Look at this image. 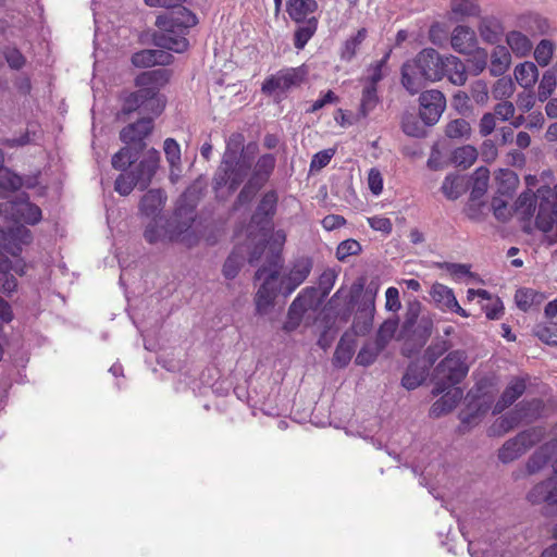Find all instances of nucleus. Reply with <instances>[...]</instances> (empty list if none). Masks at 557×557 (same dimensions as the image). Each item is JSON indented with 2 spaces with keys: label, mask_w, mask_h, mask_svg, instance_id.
Returning a JSON list of instances; mask_svg holds the SVG:
<instances>
[{
  "label": "nucleus",
  "mask_w": 557,
  "mask_h": 557,
  "mask_svg": "<svg viewBox=\"0 0 557 557\" xmlns=\"http://www.w3.org/2000/svg\"><path fill=\"white\" fill-rule=\"evenodd\" d=\"M537 200L536 227L546 234L555 230V237H557V184L553 188L546 185L540 186L536 193H521L515 201L513 214L523 222L530 221L536 210Z\"/></svg>",
  "instance_id": "nucleus-1"
},
{
  "label": "nucleus",
  "mask_w": 557,
  "mask_h": 557,
  "mask_svg": "<svg viewBox=\"0 0 557 557\" xmlns=\"http://www.w3.org/2000/svg\"><path fill=\"white\" fill-rule=\"evenodd\" d=\"M176 8L177 10L157 17L156 25L160 33L153 36V42L159 48L183 53L189 47V29L198 24V18L182 4Z\"/></svg>",
  "instance_id": "nucleus-2"
},
{
  "label": "nucleus",
  "mask_w": 557,
  "mask_h": 557,
  "mask_svg": "<svg viewBox=\"0 0 557 557\" xmlns=\"http://www.w3.org/2000/svg\"><path fill=\"white\" fill-rule=\"evenodd\" d=\"M319 9L317 0H287L286 12L289 18L297 25L293 44L297 50H302L315 35L319 18L314 15Z\"/></svg>",
  "instance_id": "nucleus-3"
},
{
  "label": "nucleus",
  "mask_w": 557,
  "mask_h": 557,
  "mask_svg": "<svg viewBox=\"0 0 557 557\" xmlns=\"http://www.w3.org/2000/svg\"><path fill=\"white\" fill-rule=\"evenodd\" d=\"M197 198L195 193L188 188L177 200L173 216L168 221L164 235L170 242H181L188 246L194 243V234L190 232L195 222V210Z\"/></svg>",
  "instance_id": "nucleus-4"
},
{
  "label": "nucleus",
  "mask_w": 557,
  "mask_h": 557,
  "mask_svg": "<svg viewBox=\"0 0 557 557\" xmlns=\"http://www.w3.org/2000/svg\"><path fill=\"white\" fill-rule=\"evenodd\" d=\"M278 195L276 190H268L259 200L255 212L251 215L249 227L257 230V234L251 231L249 237L256 242L255 250L249 257V262L258 260L259 255L265 248L268 233L273 228V218L276 214Z\"/></svg>",
  "instance_id": "nucleus-5"
},
{
  "label": "nucleus",
  "mask_w": 557,
  "mask_h": 557,
  "mask_svg": "<svg viewBox=\"0 0 557 557\" xmlns=\"http://www.w3.org/2000/svg\"><path fill=\"white\" fill-rule=\"evenodd\" d=\"M468 355L462 349L449 351L434 368L432 382L433 396H438L448 387L461 383L469 373Z\"/></svg>",
  "instance_id": "nucleus-6"
},
{
  "label": "nucleus",
  "mask_w": 557,
  "mask_h": 557,
  "mask_svg": "<svg viewBox=\"0 0 557 557\" xmlns=\"http://www.w3.org/2000/svg\"><path fill=\"white\" fill-rule=\"evenodd\" d=\"M420 312L421 302L417 300L410 302L398 334V339L403 341L405 346H410V350H419L423 347L433 332L432 315L430 313L420 315Z\"/></svg>",
  "instance_id": "nucleus-7"
},
{
  "label": "nucleus",
  "mask_w": 557,
  "mask_h": 557,
  "mask_svg": "<svg viewBox=\"0 0 557 557\" xmlns=\"http://www.w3.org/2000/svg\"><path fill=\"white\" fill-rule=\"evenodd\" d=\"M172 71L157 69L141 72L135 77V86L150 101L153 115H159L165 108L166 99L160 90L170 82Z\"/></svg>",
  "instance_id": "nucleus-8"
},
{
  "label": "nucleus",
  "mask_w": 557,
  "mask_h": 557,
  "mask_svg": "<svg viewBox=\"0 0 557 557\" xmlns=\"http://www.w3.org/2000/svg\"><path fill=\"white\" fill-rule=\"evenodd\" d=\"M250 171L251 158L222 159L213 177L214 190L227 187L230 193L236 191L249 178Z\"/></svg>",
  "instance_id": "nucleus-9"
},
{
  "label": "nucleus",
  "mask_w": 557,
  "mask_h": 557,
  "mask_svg": "<svg viewBox=\"0 0 557 557\" xmlns=\"http://www.w3.org/2000/svg\"><path fill=\"white\" fill-rule=\"evenodd\" d=\"M276 259L277 261L272 262L269 268H259L255 274L256 280H263V283L255 296L256 311L259 314L267 313L268 310L273 306L274 299L276 297L277 280L280 275V257L277 256Z\"/></svg>",
  "instance_id": "nucleus-10"
},
{
  "label": "nucleus",
  "mask_w": 557,
  "mask_h": 557,
  "mask_svg": "<svg viewBox=\"0 0 557 557\" xmlns=\"http://www.w3.org/2000/svg\"><path fill=\"white\" fill-rule=\"evenodd\" d=\"M308 74L306 64L297 67H284L263 81L261 91L267 96H272L276 91L285 94L299 87L307 79Z\"/></svg>",
  "instance_id": "nucleus-11"
},
{
  "label": "nucleus",
  "mask_w": 557,
  "mask_h": 557,
  "mask_svg": "<svg viewBox=\"0 0 557 557\" xmlns=\"http://www.w3.org/2000/svg\"><path fill=\"white\" fill-rule=\"evenodd\" d=\"M444 60L445 58L435 49L425 48L417 54L411 64L425 81L437 82L444 77Z\"/></svg>",
  "instance_id": "nucleus-12"
},
{
  "label": "nucleus",
  "mask_w": 557,
  "mask_h": 557,
  "mask_svg": "<svg viewBox=\"0 0 557 557\" xmlns=\"http://www.w3.org/2000/svg\"><path fill=\"white\" fill-rule=\"evenodd\" d=\"M419 101L420 119L425 125L436 124L446 108V99L443 92L436 89L423 91Z\"/></svg>",
  "instance_id": "nucleus-13"
},
{
  "label": "nucleus",
  "mask_w": 557,
  "mask_h": 557,
  "mask_svg": "<svg viewBox=\"0 0 557 557\" xmlns=\"http://www.w3.org/2000/svg\"><path fill=\"white\" fill-rule=\"evenodd\" d=\"M153 121L151 117H143L131 123L120 132V139L124 145L133 146V149L143 152L146 149V138L152 133Z\"/></svg>",
  "instance_id": "nucleus-14"
},
{
  "label": "nucleus",
  "mask_w": 557,
  "mask_h": 557,
  "mask_svg": "<svg viewBox=\"0 0 557 557\" xmlns=\"http://www.w3.org/2000/svg\"><path fill=\"white\" fill-rule=\"evenodd\" d=\"M312 267L313 262L309 257L296 259L288 273L281 278L280 289L282 294L288 296L300 286L311 273Z\"/></svg>",
  "instance_id": "nucleus-15"
},
{
  "label": "nucleus",
  "mask_w": 557,
  "mask_h": 557,
  "mask_svg": "<svg viewBox=\"0 0 557 557\" xmlns=\"http://www.w3.org/2000/svg\"><path fill=\"white\" fill-rule=\"evenodd\" d=\"M429 294L440 311L454 312L462 318L469 317V313L459 305L453 288L435 282L432 284Z\"/></svg>",
  "instance_id": "nucleus-16"
},
{
  "label": "nucleus",
  "mask_w": 557,
  "mask_h": 557,
  "mask_svg": "<svg viewBox=\"0 0 557 557\" xmlns=\"http://www.w3.org/2000/svg\"><path fill=\"white\" fill-rule=\"evenodd\" d=\"M375 313V295L366 292L359 301L351 329L355 335L364 336L373 326Z\"/></svg>",
  "instance_id": "nucleus-17"
},
{
  "label": "nucleus",
  "mask_w": 557,
  "mask_h": 557,
  "mask_svg": "<svg viewBox=\"0 0 557 557\" xmlns=\"http://www.w3.org/2000/svg\"><path fill=\"white\" fill-rule=\"evenodd\" d=\"M545 435V429L534 426L520 432L515 438L507 441L499 453H525L539 444Z\"/></svg>",
  "instance_id": "nucleus-18"
},
{
  "label": "nucleus",
  "mask_w": 557,
  "mask_h": 557,
  "mask_svg": "<svg viewBox=\"0 0 557 557\" xmlns=\"http://www.w3.org/2000/svg\"><path fill=\"white\" fill-rule=\"evenodd\" d=\"M160 164V152L154 149H148L141 160L132 170L139 181V189H145L151 183Z\"/></svg>",
  "instance_id": "nucleus-19"
},
{
  "label": "nucleus",
  "mask_w": 557,
  "mask_h": 557,
  "mask_svg": "<svg viewBox=\"0 0 557 557\" xmlns=\"http://www.w3.org/2000/svg\"><path fill=\"white\" fill-rule=\"evenodd\" d=\"M312 296L313 290L305 289L293 300L288 308L287 320L283 325L286 332H292L299 326L305 312L311 307Z\"/></svg>",
  "instance_id": "nucleus-20"
},
{
  "label": "nucleus",
  "mask_w": 557,
  "mask_h": 557,
  "mask_svg": "<svg viewBox=\"0 0 557 557\" xmlns=\"http://www.w3.org/2000/svg\"><path fill=\"white\" fill-rule=\"evenodd\" d=\"M438 398L430 408V416L432 418H440L453 411L459 404L463 396V392L457 385L448 387L445 392L441 393Z\"/></svg>",
  "instance_id": "nucleus-21"
},
{
  "label": "nucleus",
  "mask_w": 557,
  "mask_h": 557,
  "mask_svg": "<svg viewBox=\"0 0 557 557\" xmlns=\"http://www.w3.org/2000/svg\"><path fill=\"white\" fill-rule=\"evenodd\" d=\"M528 499L532 504H557V470L555 471V475L553 478L536 484L529 492Z\"/></svg>",
  "instance_id": "nucleus-22"
},
{
  "label": "nucleus",
  "mask_w": 557,
  "mask_h": 557,
  "mask_svg": "<svg viewBox=\"0 0 557 557\" xmlns=\"http://www.w3.org/2000/svg\"><path fill=\"white\" fill-rule=\"evenodd\" d=\"M12 214L17 221L29 225L38 224L42 219L41 209L26 198H18L12 202Z\"/></svg>",
  "instance_id": "nucleus-23"
},
{
  "label": "nucleus",
  "mask_w": 557,
  "mask_h": 557,
  "mask_svg": "<svg viewBox=\"0 0 557 557\" xmlns=\"http://www.w3.org/2000/svg\"><path fill=\"white\" fill-rule=\"evenodd\" d=\"M11 272H14L18 275L24 274V264L22 260H16L15 262L11 261L8 258L0 259V289L5 294H11L15 292L17 287V281Z\"/></svg>",
  "instance_id": "nucleus-24"
},
{
  "label": "nucleus",
  "mask_w": 557,
  "mask_h": 557,
  "mask_svg": "<svg viewBox=\"0 0 557 557\" xmlns=\"http://www.w3.org/2000/svg\"><path fill=\"white\" fill-rule=\"evenodd\" d=\"M450 45L453 49L460 54L470 53L478 47L475 32L465 25L456 26L451 33Z\"/></svg>",
  "instance_id": "nucleus-25"
},
{
  "label": "nucleus",
  "mask_w": 557,
  "mask_h": 557,
  "mask_svg": "<svg viewBox=\"0 0 557 557\" xmlns=\"http://www.w3.org/2000/svg\"><path fill=\"white\" fill-rule=\"evenodd\" d=\"M527 389V379L516 376L513 377L504 392L502 393L500 397L495 404L494 411L495 412H502L509 406H511L518 398H520L523 393Z\"/></svg>",
  "instance_id": "nucleus-26"
},
{
  "label": "nucleus",
  "mask_w": 557,
  "mask_h": 557,
  "mask_svg": "<svg viewBox=\"0 0 557 557\" xmlns=\"http://www.w3.org/2000/svg\"><path fill=\"white\" fill-rule=\"evenodd\" d=\"M166 196L161 189H149L141 198L139 210L147 218L156 220L165 205Z\"/></svg>",
  "instance_id": "nucleus-27"
},
{
  "label": "nucleus",
  "mask_w": 557,
  "mask_h": 557,
  "mask_svg": "<svg viewBox=\"0 0 557 557\" xmlns=\"http://www.w3.org/2000/svg\"><path fill=\"white\" fill-rule=\"evenodd\" d=\"M275 165V156L273 153H263L257 159L253 168L251 166L249 178L264 186L273 174Z\"/></svg>",
  "instance_id": "nucleus-28"
},
{
  "label": "nucleus",
  "mask_w": 557,
  "mask_h": 557,
  "mask_svg": "<svg viewBox=\"0 0 557 557\" xmlns=\"http://www.w3.org/2000/svg\"><path fill=\"white\" fill-rule=\"evenodd\" d=\"M356 342L352 335L347 332L341 337L336 349L333 355L332 363L335 368L343 369L348 366L350 362L354 351H355Z\"/></svg>",
  "instance_id": "nucleus-29"
},
{
  "label": "nucleus",
  "mask_w": 557,
  "mask_h": 557,
  "mask_svg": "<svg viewBox=\"0 0 557 557\" xmlns=\"http://www.w3.org/2000/svg\"><path fill=\"white\" fill-rule=\"evenodd\" d=\"M543 401L541 399H531L520 401L511 412V419L516 422L532 421L541 416Z\"/></svg>",
  "instance_id": "nucleus-30"
},
{
  "label": "nucleus",
  "mask_w": 557,
  "mask_h": 557,
  "mask_svg": "<svg viewBox=\"0 0 557 557\" xmlns=\"http://www.w3.org/2000/svg\"><path fill=\"white\" fill-rule=\"evenodd\" d=\"M368 37L366 27L359 28L356 34L349 36L341 46L339 58L345 62H350L357 55L361 45Z\"/></svg>",
  "instance_id": "nucleus-31"
},
{
  "label": "nucleus",
  "mask_w": 557,
  "mask_h": 557,
  "mask_svg": "<svg viewBox=\"0 0 557 557\" xmlns=\"http://www.w3.org/2000/svg\"><path fill=\"white\" fill-rule=\"evenodd\" d=\"M444 76L457 86H461L467 82V69L462 61L455 57L448 55L444 60Z\"/></svg>",
  "instance_id": "nucleus-32"
},
{
  "label": "nucleus",
  "mask_w": 557,
  "mask_h": 557,
  "mask_svg": "<svg viewBox=\"0 0 557 557\" xmlns=\"http://www.w3.org/2000/svg\"><path fill=\"white\" fill-rule=\"evenodd\" d=\"M511 63V55L507 47L496 46L491 54L490 72L493 76H500L506 73Z\"/></svg>",
  "instance_id": "nucleus-33"
},
{
  "label": "nucleus",
  "mask_w": 557,
  "mask_h": 557,
  "mask_svg": "<svg viewBox=\"0 0 557 557\" xmlns=\"http://www.w3.org/2000/svg\"><path fill=\"white\" fill-rule=\"evenodd\" d=\"M513 74L517 83L524 89L532 88L539 78L537 67L530 61L518 64L515 67Z\"/></svg>",
  "instance_id": "nucleus-34"
},
{
  "label": "nucleus",
  "mask_w": 557,
  "mask_h": 557,
  "mask_svg": "<svg viewBox=\"0 0 557 557\" xmlns=\"http://www.w3.org/2000/svg\"><path fill=\"white\" fill-rule=\"evenodd\" d=\"M425 79L411 63H405L401 67V84L410 95L418 94Z\"/></svg>",
  "instance_id": "nucleus-35"
},
{
  "label": "nucleus",
  "mask_w": 557,
  "mask_h": 557,
  "mask_svg": "<svg viewBox=\"0 0 557 557\" xmlns=\"http://www.w3.org/2000/svg\"><path fill=\"white\" fill-rule=\"evenodd\" d=\"M150 107V101L137 89L123 98L122 113L129 114L141 109L143 112L152 114Z\"/></svg>",
  "instance_id": "nucleus-36"
},
{
  "label": "nucleus",
  "mask_w": 557,
  "mask_h": 557,
  "mask_svg": "<svg viewBox=\"0 0 557 557\" xmlns=\"http://www.w3.org/2000/svg\"><path fill=\"white\" fill-rule=\"evenodd\" d=\"M429 372L428 367H420L418 363H410L401 379V385L408 389L419 387L426 379Z\"/></svg>",
  "instance_id": "nucleus-37"
},
{
  "label": "nucleus",
  "mask_w": 557,
  "mask_h": 557,
  "mask_svg": "<svg viewBox=\"0 0 557 557\" xmlns=\"http://www.w3.org/2000/svg\"><path fill=\"white\" fill-rule=\"evenodd\" d=\"M249 158L245 154V136L243 133H232L225 141V150L222 159Z\"/></svg>",
  "instance_id": "nucleus-38"
},
{
  "label": "nucleus",
  "mask_w": 557,
  "mask_h": 557,
  "mask_svg": "<svg viewBox=\"0 0 557 557\" xmlns=\"http://www.w3.org/2000/svg\"><path fill=\"white\" fill-rule=\"evenodd\" d=\"M506 42L517 57H525L532 50V42L528 36L518 30H511L506 35Z\"/></svg>",
  "instance_id": "nucleus-39"
},
{
  "label": "nucleus",
  "mask_w": 557,
  "mask_h": 557,
  "mask_svg": "<svg viewBox=\"0 0 557 557\" xmlns=\"http://www.w3.org/2000/svg\"><path fill=\"white\" fill-rule=\"evenodd\" d=\"M495 178L497 182V194L511 197V194L519 184L518 175L512 170L502 169L498 171Z\"/></svg>",
  "instance_id": "nucleus-40"
},
{
  "label": "nucleus",
  "mask_w": 557,
  "mask_h": 557,
  "mask_svg": "<svg viewBox=\"0 0 557 557\" xmlns=\"http://www.w3.org/2000/svg\"><path fill=\"white\" fill-rule=\"evenodd\" d=\"M139 154L140 152L133 149V146L124 145V147L112 156L111 164L115 170L124 172L138 160Z\"/></svg>",
  "instance_id": "nucleus-41"
},
{
  "label": "nucleus",
  "mask_w": 557,
  "mask_h": 557,
  "mask_svg": "<svg viewBox=\"0 0 557 557\" xmlns=\"http://www.w3.org/2000/svg\"><path fill=\"white\" fill-rule=\"evenodd\" d=\"M9 245L13 244L10 248V252L16 257L22 251V245H28L33 235L32 232L23 225L16 226L8 233Z\"/></svg>",
  "instance_id": "nucleus-42"
},
{
  "label": "nucleus",
  "mask_w": 557,
  "mask_h": 557,
  "mask_svg": "<svg viewBox=\"0 0 557 557\" xmlns=\"http://www.w3.org/2000/svg\"><path fill=\"white\" fill-rule=\"evenodd\" d=\"M377 88L363 86L357 120L366 119L377 106Z\"/></svg>",
  "instance_id": "nucleus-43"
},
{
  "label": "nucleus",
  "mask_w": 557,
  "mask_h": 557,
  "mask_svg": "<svg viewBox=\"0 0 557 557\" xmlns=\"http://www.w3.org/2000/svg\"><path fill=\"white\" fill-rule=\"evenodd\" d=\"M465 54L469 55L468 70L471 74L479 75L485 70L487 65L488 53L484 48L475 47L473 51Z\"/></svg>",
  "instance_id": "nucleus-44"
},
{
  "label": "nucleus",
  "mask_w": 557,
  "mask_h": 557,
  "mask_svg": "<svg viewBox=\"0 0 557 557\" xmlns=\"http://www.w3.org/2000/svg\"><path fill=\"white\" fill-rule=\"evenodd\" d=\"M478 158V151L473 146L466 145L454 150L451 160L457 166L467 169L471 166Z\"/></svg>",
  "instance_id": "nucleus-45"
},
{
  "label": "nucleus",
  "mask_w": 557,
  "mask_h": 557,
  "mask_svg": "<svg viewBox=\"0 0 557 557\" xmlns=\"http://www.w3.org/2000/svg\"><path fill=\"white\" fill-rule=\"evenodd\" d=\"M490 181V171L486 168H479L473 174V183L471 188V198L479 199L487 190Z\"/></svg>",
  "instance_id": "nucleus-46"
},
{
  "label": "nucleus",
  "mask_w": 557,
  "mask_h": 557,
  "mask_svg": "<svg viewBox=\"0 0 557 557\" xmlns=\"http://www.w3.org/2000/svg\"><path fill=\"white\" fill-rule=\"evenodd\" d=\"M139 187V181L133 171L122 172L115 180L114 189L121 196L129 195L135 187Z\"/></svg>",
  "instance_id": "nucleus-47"
},
{
  "label": "nucleus",
  "mask_w": 557,
  "mask_h": 557,
  "mask_svg": "<svg viewBox=\"0 0 557 557\" xmlns=\"http://www.w3.org/2000/svg\"><path fill=\"white\" fill-rule=\"evenodd\" d=\"M510 198L511 197L502 196L500 194L493 198L491 206L498 221L506 222L513 214V207L509 206Z\"/></svg>",
  "instance_id": "nucleus-48"
},
{
  "label": "nucleus",
  "mask_w": 557,
  "mask_h": 557,
  "mask_svg": "<svg viewBox=\"0 0 557 557\" xmlns=\"http://www.w3.org/2000/svg\"><path fill=\"white\" fill-rule=\"evenodd\" d=\"M443 194L451 200L459 198L465 191V182L460 176L448 175L442 185Z\"/></svg>",
  "instance_id": "nucleus-49"
},
{
  "label": "nucleus",
  "mask_w": 557,
  "mask_h": 557,
  "mask_svg": "<svg viewBox=\"0 0 557 557\" xmlns=\"http://www.w3.org/2000/svg\"><path fill=\"white\" fill-rule=\"evenodd\" d=\"M398 329L397 319H387L379 327L374 343L382 349L386 347L388 342L394 337Z\"/></svg>",
  "instance_id": "nucleus-50"
},
{
  "label": "nucleus",
  "mask_w": 557,
  "mask_h": 557,
  "mask_svg": "<svg viewBox=\"0 0 557 557\" xmlns=\"http://www.w3.org/2000/svg\"><path fill=\"white\" fill-rule=\"evenodd\" d=\"M391 57V50L384 54V57L370 64L368 72L369 76L364 81V86H372L377 88V84L383 79V67L386 65Z\"/></svg>",
  "instance_id": "nucleus-51"
},
{
  "label": "nucleus",
  "mask_w": 557,
  "mask_h": 557,
  "mask_svg": "<svg viewBox=\"0 0 557 557\" xmlns=\"http://www.w3.org/2000/svg\"><path fill=\"white\" fill-rule=\"evenodd\" d=\"M382 350L374 342H368L361 347L355 361L359 366L368 367L376 360Z\"/></svg>",
  "instance_id": "nucleus-52"
},
{
  "label": "nucleus",
  "mask_w": 557,
  "mask_h": 557,
  "mask_svg": "<svg viewBox=\"0 0 557 557\" xmlns=\"http://www.w3.org/2000/svg\"><path fill=\"white\" fill-rule=\"evenodd\" d=\"M451 348V343L448 339H435L424 351V358L429 366H433L435 361Z\"/></svg>",
  "instance_id": "nucleus-53"
},
{
  "label": "nucleus",
  "mask_w": 557,
  "mask_h": 557,
  "mask_svg": "<svg viewBox=\"0 0 557 557\" xmlns=\"http://www.w3.org/2000/svg\"><path fill=\"white\" fill-rule=\"evenodd\" d=\"M165 159L172 170L180 169L182 163L181 146L174 138H166L163 144Z\"/></svg>",
  "instance_id": "nucleus-54"
},
{
  "label": "nucleus",
  "mask_w": 557,
  "mask_h": 557,
  "mask_svg": "<svg viewBox=\"0 0 557 557\" xmlns=\"http://www.w3.org/2000/svg\"><path fill=\"white\" fill-rule=\"evenodd\" d=\"M243 260L244 256L240 252V248L236 247L224 262L223 275L228 280L234 278L240 270Z\"/></svg>",
  "instance_id": "nucleus-55"
},
{
  "label": "nucleus",
  "mask_w": 557,
  "mask_h": 557,
  "mask_svg": "<svg viewBox=\"0 0 557 557\" xmlns=\"http://www.w3.org/2000/svg\"><path fill=\"white\" fill-rule=\"evenodd\" d=\"M471 133V126L465 119H456L450 121L445 128L447 137L453 139L469 137Z\"/></svg>",
  "instance_id": "nucleus-56"
},
{
  "label": "nucleus",
  "mask_w": 557,
  "mask_h": 557,
  "mask_svg": "<svg viewBox=\"0 0 557 557\" xmlns=\"http://www.w3.org/2000/svg\"><path fill=\"white\" fill-rule=\"evenodd\" d=\"M403 132L411 137H421L424 135V129L419 119L411 113H406L401 117Z\"/></svg>",
  "instance_id": "nucleus-57"
},
{
  "label": "nucleus",
  "mask_w": 557,
  "mask_h": 557,
  "mask_svg": "<svg viewBox=\"0 0 557 557\" xmlns=\"http://www.w3.org/2000/svg\"><path fill=\"white\" fill-rule=\"evenodd\" d=\"M361 250L362 248L358 240L352 238L345 239L336 248V258L339 261H345L348 257L359 255Z\"/></svg>",
  "instance_id": "nucleus-58"
},
{
  "label": "nucleus",
  "mask_w": 557,
  "mask_h": 557,
  "mask_svg": "<svg viewBox=\"0 0 557 557\" xmlns=\"http://www.w3.org/2000/svg\"><path fill=\"white\" fill-rule=\"evenodd\" d=\"M262 186L263 185L253 182L251 178H248L236 198L235 207L238 208L249 203Z\"/></svg>",
  "instance_id": "nucleus-59"
},
{
  "label": "nucleus",
  "mask_w": 557,
  "mask_h": 557,
  "mask_svg": "<svg viewBox=\"0 0 557 557\" xmlns=\"http://www.w3.org/2000/svg\"><path fill=\"white\" fill-rule=\"evenodd\" d=\"M262 186L263 185L253 182L251 178H248L236 198L235 207L238 208L249 203Z\"/></svg>",
  "instance_id": "nucleus-60"
},
{
  "label": "nucleus",
  "mask_w": 557,
  "mask_h": 557,
  "mask_svg": "<svg viewBox=\"0 0 557 557\" xmlns=\"http://www.w3.org/2000/svg\"><path fill=\"white\" fill-rule=\"evenodd\" d=\"M557 85L556 75L553 71L548 70L544 73L539 85V99L545 101L553 94Z\"/></svg>",
  "instance_id": "nucleus-61"
},
{
  "label": "nucleus",
  "mask_w": 557,
  "mask_h": 557,
  "mask_svg": "<svg viewBox=\"0 0 557 557\" xmlns=\"http://www.w3.org/2000/svg\"><path fill=\"white\" fill-rule=\"evenodd\" d=\"M451 12L459 16H475L480 13V8L472 0H455L451 4Z\"/></svg>",
  "instance_id": "nucleus-62"
},
{
  "label": "nucleus",
  "mask_w": 557,
  "mask_h": 557,
  "mask_svg": "<svg viewBox=\"0 0 557 557\" xmlns=\"http://www.w3.org/2000/svg\"><path fill=\"white\" fill-rule=\"evenodd\" d=\"M554 53V45L550 40L542 39L535 50L534 58L541 66H546Z\"/></svg>",
  "instance_id": "nucleus-63"
},
{
  "label": "nucleus",
  "mask_w": 557,
  "mask_h": 557,
  "mask_svg": "<svg viewBox=\"0 0 557 557\" xmlns=\"http://www.w3.org/2000/svg\"><path fill=\"white\" fill-rule=\"evenodd\" d=\"M536 335L542 342L557 346V322H549L546 325L539 326Z\"/></svg>",
  "instance_id": "nucleus-64"
}]
</instances>
